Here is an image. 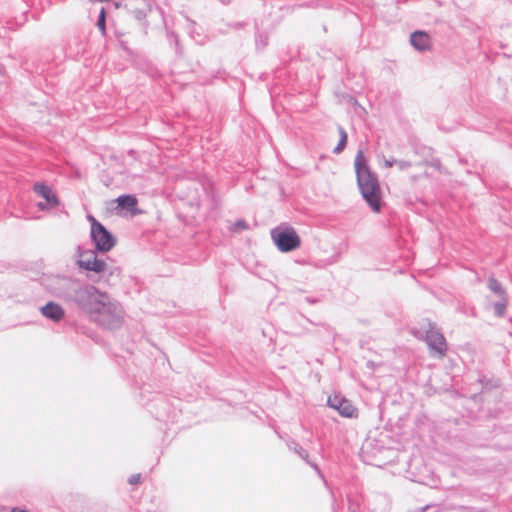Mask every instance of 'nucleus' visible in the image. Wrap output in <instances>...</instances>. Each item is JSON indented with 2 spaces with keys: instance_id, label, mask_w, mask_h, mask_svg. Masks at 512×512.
Segmentation results:
<instances>
[{
  "instance_id": "nucleus-3",
  "label": "nucleus",
  "mask_w": 512,
  "mask_h": 512,
  "mask_svg": "<svg viewBox=\"0 0 512 512\" xmlns=\"http://www.w3.org/2000/svg\"><path fill=\"white\" fill-rule=\"evenodd\" d=\"M354 166L359 191L371 210L379 213L382 205V191L377 176L368 167L362 151L356 155Z\"/></svg>"
},
{
  "instance_id": "nucleus-2",
  "label": "nucleus",
  "mask_w": 512,
  "mask_h": 512,
  "mask_svg": "<svg viewBox=\"0 0 512 512\" xmlns=\"http://www.w3.org/2000/svg\"><path fill=\"white\" fill-rule=\"evenodd\" d=\"M354 166L359 191L371 210L379 213L382 205V191L377 176L368 167L362 151L356 155Z\"/></svg>"
},
{
  "instance_id": "nucleus-30",
  "label": "nucleus",
  "mask_w": 512,
  "mask_h": 512,
  "mask_svg": "<svg viewBox=\"0 0 512 512\" xmlns=\"http://www.w3.org/2000/svg\"><path fill=\"white\" fill-rule=\"evenodd\" d=\"M38 207H39V209H41V210H43V209L45 208L44 204H43V203H41V202L38 204Z\"/></svg>"
},
{
  "instance_id": "nucleus-26",
  "label": "nucleus",
  "mask_w": 512,
  "mask_h": 512,
  "mask_svg": "<svg viewBox=\"0 0 512 512\" xmlns=\"http://www.w3.org/2000/svg\"><path fill=\"white\" fill-rule=\"evenodd\" d=\"M87 219L88 221L90 222V229L93 228V224L96 223V222H99L94 216H92L91 214H88L87 215Z\"/></svg>"
},
{
  "instance_id": "nucleus-13",
  "label": "nucleus",
  "mask_w": 512,
  "mask_h": 512,
  "mask_svg": "<svg viewBox=\"0 0 512 512\" xmlns=\"http://www.w3.org/2000/svg\"><path fill=\"white\" fill-rule=\"evenodd\" d=\"M34 191L39 196L45 199L50 207H56L59 204L58 197L53 190L45 183L37 182L34 185Z\"/></svg>"
},
{
  "instance_id": "nucleus-28",
  "label": "nucleus",
  "mask_w": 512,
  "mask_h": 512,
  "mask_svg": "<svg viewBox=\"0 0 512 512\" xmlns=\"http://www.w3.org/2000/svg\"><path fill=\"white\" fill-rule=\"evenodd\" d=\"M385 166L388 167V168H391L393 166V162L385 161Z\"/></svg>"
},
{
  "instance_id": "nucleus-21",
  "label": "nucleus",
  "mask_w": 512,
  "mask_h": 512,
  "mask_svg": "<svg viewBox=\"0 0 512 512\" xmlns=\"http://www.w3.org/2000/svg\"><path fill=\"white\" fill-rule=\"evenodd\" d=\"M134 18H136L139 21H142L146 18L147 14L144 9H134L132 11Z\"/></svg>"
},
{
  "instance_id": "nucleus-16",
  "label": "nucleus",
  "mask_w": 512,
  "mask_h": 512,
  "mask_svg": "<svg viewBox=\"0 0 512 512\" xmlns=\"http://www.w3.org/2000/svg\"><path fill=\"white\" fill-rule=\"evenodd\" d=\"M166 38L170 47L174 48L176 56L181 57L183 55V46L180 43L178 34L169 30L166 32Z\"/></svg>"
},
{
  "instance_id": "nucleus-4",
  "label": "nucleus",
  "mask_w": 512,
  "mask_h": 512,
  "mask_svg": "<svg viewBox=\"0 0 512 512\" xmlns=\"http://www.w3.org/2000/svg\"><path fill=\"white\" fill-rule=\"evenodd\" d=\"M89 319L106 330L119 329L124 322V309L122 305L106 292V298H101L99 304Z\"/></svg>"
},
{
  "instance_id": "nucleus-5",
  "label": "nucleus",
  "mask_w": 512,
  "mask_h": 512,
  "mask_svg": "<svg viewBox=\"0 0 512 512\" xmlns=\"http://www.w3.org/2000/svg\"><path fill=\"white\" fill-rule=\"evenodd\" d=\"M79 283V279L59 274L43 275L41 278V285L47 292L68 304Z\"/></svg>"
},
{
  "instance_id": "nucleus-8",
  "label": "nucleus",
  "mask_w": 512,
  "mask_h": 512,
  "mask_svg": "<svg viewBox=\"0 0 512 512\" xmlns=\"http://www.w3.org/2000/svg\"><path fill=\"white\" fill-rule=\"evenodd\" d=\"M90 240L94 245L95 251L99 253H108L117 244V239L101 222L93 224L90 229Z\"/></svg>"
},
{
  "instance_id": "nucleus-20",
  "label": "nucleus",
  "mask_w": 512,
  "mask_h": 512,
  "mask_svg": "<svg viewBox=\"0 0 512 512\" xmlns=\"http://www.w3.org/2000/svg\"><path fill=\"white\" fill-rule=\"evenodd\" d=\"M247 229H249V225L244 219L236 220L231 228V230L233 232H238V231L247 230Z\"/></svg>"
},
{
  "instance_id": "nucleus-19",
  "label": "nucleus",
  "mask_w": 512,
  "mask_h": 512,
  "mask_svg": "<svg viewBox=\"0 0 512 512\" xmlns=\"http://www.w3.org/2000/svg\"><path fill=\"white\" fill-rule=\"evenodd\" d=\"M347 141H348V134L343 133V137H340L338 144L333 149V152L336 154L341 153L344 150V148L346 147Z\"/></svg>"
},
{
  "instance_id": "nucleus-29",
  "label": "nucleus",
  "mask_w": 512,
  "mask_h": 512,
  "mask_svg": "<svg viewBox=\"0 0 512 512\" xmlns=\"http://www.w3.org/2000/svg\"><path fill=\"white\" fill-rule=\"evenodd\" d=\"M222 4L227 5L231 2V0H219Z\"/></svg>"
},
{
  "instance_id": "nucleus-6",
  "label": "nucleus",
  "mask_w": 512,
  "mask_h": 512,
  "mask_svg": "<svg viewBox=\"0 0 512 512\" xmlns=\"http://www.w3.org/2000/svg\"><path fill=\"white\" fill-rule=\"evenodd\" d=\"M103 297L106 298L105 291L99 290L92 284L80 281L69 304L74 305L90 317L95 310V306L97 303L99 304L100 299Z\"/></svg>"
},
{
  "instance_id": "nucleus-18",
  "label": "nucleus",
  "mask_w": 512,
  "mask_h": 512,
  "mask_svg": "<svg viewBox=\"0 0 512 512\" xmlns=\"http://www.w3.org/2000/svg\"><path fill=\"white\" fill-rule=\"evenodd\" d=\"M489 288L496 294L503 296L505 291L503 290L501 284L494 278L489 279Z\"/></svg>"
},
{
  "instance_id": "nucleus-1",
  "label": "nucleus",
  "mask_w": 512,
  "mask_h": 512,
  "mask_svg": "<svg viewBox=\"0 0 512 512\" xmlns=\"http://www.w3.org/2000/svg\"><path fill=\"white\" fill-rule=\"evenodd\" d=\"M97 251L77 245L74 253L75 265L92 282L104 279L109 285L120 276V269L98 256Z\"/></svg>"
},
{
  "instance_id": "nucleus-11",
  "label": "nucleus",
  "mask_w": 512,
  "mask_h": 512,
  "mask_svg": "<svg viewBox=\"0 0 512 512\" xmlns=\"http://www.w3.org/2000/svg\"><path fill=\"white\" fill-rule=\"evenodd\" d=\"M115 201L119 210L127 211L132 216H136L142 213V210L138 208V199L133 194L120 195Z\"/></svg>"
},
{
  "instance_id": "nucleus-31",
  "label": "nucleus",
  "mask_w": 512,
  "mask_h": 512,
  "mask_svg": "<svg viewBox=\"0 0 512 512\" xmlns=\"http://www.w3.org/2000/svg\"><path fill=\"white\" fill-rule=\"evenodd\" d=\"M240 26H241V24H240V23H236V24L234 25V27H236V28H238V27H240Z\"/></svg>"
},
{
  "instance_id": "nucleus-12",
  "label": "nucleus",
  "mask_w": 512,
  "mask_h": 512,
  "mask_svg": "<svg viewBox=\"0 0 512 512\" xmlns=\"http://www.w3.org/2000/svg\"><path fill=\"white\" fill-rule=\"evenodd\" d=\"M40 312L45 318L55 323L60 322L65 317V310L63 307L54 301H48L40 308Z\"/></svg>"
},
{
  "instance_id": "nucleus-10",
  "label": "nucleus",
  "mask_w": 512,
  "mask_h": 512,
  "mask_svg": "<svg viewBox=\"0 0 512 512\" xmlns=\"http://www.w3.org/2000/svg\"><path fill=\"white\" fill-rule=\"evenodd\" d=\"M327 405L338 411V413L346 418H352V404L348 399L342 397L341 395H333L329 396L327 400Z\"/></svg>"
},
{
  "instance_id": "nucleus-27",
  "label": "nucleus",
  "mask_w": 512,
  "mask_h": 512,
  "mask_svg": "<svg viewBox=\"0 0 512 512\" xmlns=\"http://www.w3.org/2000/svg\"><path fill=\"white\" fill-rule=\"evenodd\" d=\"M343 133H346V131L344 130V128H342L341 126H339V134H340V137H343Z\"/></svg>"
},
{
  "instance_id": "nucleus-25",
  "label": "nucleus",
  "mask_w": 512,
  "mask_h": 512,
  "mask_svg": "<svg viewBox=\"0 0 512 512\" xmlns=\"http://www.w3.org/2000/svg\"><path fill=\"white\" fill-rule=\"evenodd\" d=\"M259 38L260 39L256 38V46H257V48L261 47L263 49L266 46V41L262 40L261 35H259Z\"/></svg>"
},
{
  "instance_id": "nucleus-9",
  "label": "nucleus",
  "mask_w": 512,
  "mask_h": 512,
  "mask_svg": "<svg viewBox=\"0 0 512 512\" xmlns=\"http://www.w3.org/2000/svg\"><path fill=\"white\" fill-rule=\"evenodd\" d=\"M425 341L430 349L432 356L437 358H442L447 351V343L442 335L437 329L431 327L426 332Z\"/></svg>"
},
{
  "instance_id": "nucleus-22",
  "label": "nucleus",
  "mask_w": 512,
  "mask_h": 512,
  "mask_svg": "<svg viewBox=\"0 0 512 512\" xmlns=\"http://www.w3.org/2000/svg\"><path fill=\"white\" fill-rule=\"evenodd\" d=\"M494 308H495L496 314L498 316H502L506 309V304L505 303H497V304H495Z\"/></svg>"
},
{
  "instance_id": "nucleus-24",
  "label": "nucleus",
  "mask_w": 512,
  "mask_h": 512,
  "mask_svg": "<svg viewBox=\"0 0 512 512\" xmlns=\"http://www.w3.org/2000/svg\"><path fill=\"white\" fill-rule=\"evenodd\" d=\"M305 301L310 304V305H314L316 303H318L320 301L319 298L317 297H312V296H306L305 297Z\"/></svg>"
},
{
  "instance_id": "nucleus-23",
  "label": "nucleus",
  "mask_w": 512,
  "mask_h": 512,
  "mask_svg": "<svg viewBox=\"0 0 512 512\" xmlns=\"http://www.w3.org/2000/svg\"><path fill=\"white\" fill-rule=\"evenodd\" d=\"M140 479H141V475L140 474H132L129 478H128V483L130 485H136L140 482Z\"/></svg>"
},
{
  "instance_id": "nucleus-15",
  "label": "nucleus",
  "mask_w": 512,
  "mask_h": 512,
  "mask_svg": "<svg viewBox=\"0 0 512 512\" xmlns=\"http://www.w3.org/2000/svg\"><path fill=\"white\" fill-rule=\"evenodd\" d=\"M287 446L290 450H293L296 454H298L300 458L305 460L311 467H313L321 477H323L318 465L316 463L310 462L308 460V457H309L308 451L305 450L298 442L290 439L287 441Z\"/></svg>"
},
{
  "instance_id": "nucleus-17",
  "label": "nucleus",
  "mask_w": 512,
  "mask_h": 512,
  "mask_svg": "<svg viewBox=\"0 0 512 512\" xmlns=\"http://www.w3.org/2000/svg\"><path fill=\"white\" fill-rule=\"evenodd\" d=\"M106 18V9L102 7L97 18L96 26L103 36L106 35Z\"/></svg>"
},
{
  "instance_id": "nucleus-7",
  "label": "nucleus",
  "mask_w": 512,
  "mask_h": 512,
  "mask_svg": "<svg viewBox=\"0 0 512 512\" xmlns=\"http://www.w3.org/2000/svg\"><path fill=\"white\" fill-rule=\"evenodd\" d=\"M273 243L280 252L288 253L301 246V238L294 227L281 223L270 232Z\"/></svg>"
},
{
  "instance_id": "nucleus-14",
  "label": "nucleus",
  "mask_w": 512,
  "mask_h": 512,
  "mask_svg": "<svg viewBox=\"0 0 512 512\" xmlns=\"http://www.w3.org/2000/svg\"><path fill=\"white\" fill-rule=\"evenodd\" d=\"M410 42L412 46L419 51L430 50L431 38L424 31H415L410 36Z\"/></svg>"
}]
</instances>
